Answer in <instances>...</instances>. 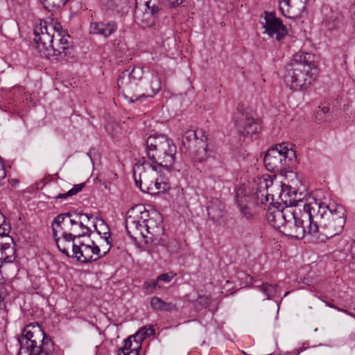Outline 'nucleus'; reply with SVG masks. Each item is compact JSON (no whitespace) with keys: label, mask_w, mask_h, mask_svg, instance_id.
I'll return each instance as SVG.
<instances>
[{"label":"nucleus","mask_w":355,"mask_h":355,"mask_svg":"<svg viewBox=\"0 0 355 355\" xmlns=\"http://www.w3.org/2000/svg\"><path fill=\"white\" fill-rule=\"evenodd\" d=\"M80 215L60 214L51 222L53 239L60 252L78 262L87 263L97 261L104 257L107 251L101 254L100 248L94 242L82 241L85 236H89L92 230L80 220Z\"/></svg>","instance_id":"obj_1"},{"label":"nucleus","mask_w":355,"mask_h":355,"mask_svg":"<svg viewBox=\"0 0 355 355\" xmlns=\"http://www.w3.org/2000/svg\"><path fill=\"white\" fill-rule=\"evenodd\" d=\"M60 24L41 21L34 28V41L41 57L51 60L67 61L73 57V47L69 41L70 36L62 35Z\"/></svg>","instance_id":"obj_2"},{"label":"nucleus","mask_w":355,"mask_h":355,"mask_svg":"<svg viewBox=\"0 0 355 355\" xmlns=\"http://www.w3.org/2000/svg\"><path fill=\"white\" fill-rule=\"evenodd\" d=\"M310 206L313 214L318 216L314 219L318 221L316 225L320 243L326 242L343 231L346 223L347 211L342 205L334 202L327 204L313 198Z\"/></svg>","instance_id":"obj_3"},{"label":"nucleus","mask_w":355,"mask_h":355,"mask_svg":"<svg viewBox=\"0 0 355 355\" xmlns=\"http://www.w3.org/2000/svg\"><path fill=\"white\" fill-rule=\"evenodd\" d=\"M144 76V68L133 67L124 70L119 76L117 85L121 95L130 103L144 98H151L162 89V83L157 72L153 71L148 82V88L142 92L139 89V83Z\"/></svg>","instance_id":"obj_4"},{"label":"nucleus","mask_w":355,"mask_h":355,"mask_svg":"<svg viewBox=\"0 0 355 355\" xmlns=\"http://www.w3.org/2000/svg\"><path fill=\"white\" fill-rule=\"evenodd\" d=\"M315 71L313 56L307 53H299L286 68L285 82L291 90L304 91L315 80Z\"/></svg>","instance_id":"obj_5"},{"label":"nucleus","mask_w":355,"mask_h":355,"mask_svg":"<svg viewBox=\"0 0 355 355\" xmlns=\"http://www.w3.org/2000/svg\"><path fill=\"white\" fill-rule=\"evenodd\" d=\"M309 205H304V209L296 207L292 211V219L287 220L283 230H279L282 234L295 239H302L306 235L320 242L318 227L314 218L317 216L313 214Z\"/></svg>","instance_id":"obj_6"},{"label":"nucleus","mask_w":355,"mask_h":355,"mask_svg":"<svg viewBox=\"0 0 355 355\" xmlns=\"http://www.w3.org/2000/svg\"><path fill=\"white\" fill-rule=\"evenodd\" d=\"M20 349L17 355H52L54 343L37 323H30L18 337Z\"/></svg>","instance_id":"obj_7"},{"label":"nucleus","mask_w":355,"mask_h":355,"mask_svg":"<svg viewBox=\"0 0 355 355\" xmlns=\"http://www.w3.org/2000/svg\"><path fill=\"white\" fill-rule=\"evenodd\" d=\"M148 159L168 172L180 171L175 166L177 148L173 141L164 135H150L146 139Z\"/></svg>","instance_id":"obj_8"},{"label":"nucleus","mask_w":355,"mask_h":355,"mask_svg":"<svg viewBox=\"0 0 355 355\" xmlns=\"http://www.w3.org/2000/svg\"><path fill=\"white\" fill-rule=\"evenodd\" d=\"M157 168L155 166H152L148 163L143 164H136L133 170V178L136 186L144 193L155 194L165 190L162 184L166 182L161 179L159 181L157 178Z\"/></svg>","instance_id":"obj_9"},{"label":"nucleus","mask_w":355,"mask_h":355,"mask_svg":"<svg viewBox=\"0 0 355 355\" xmlns=\"http://www.w3.org/2000/svg\"><path fill=\"white\" fill-rule=\"evenodd\" d=\"M295 158L292 145L283 142L270 148L264 157V164L270 171H279L289 167Z\"/></svg>","instance_id":"obj_10"},{"label":"nucleus","mask_w":355,"mask_h":355,"mask_svg":"<svg viewBox=\"0 0 355 355\" xmlns=\"http://www.w3.org/2000/svg\"><path fill=\"white\" fill-rule=\"evenodd\" d=\"M232 121L238 132L243 136L252 137L261 128L259 121L254 119L251 110L243 105H238L234 112Z\"/></svg>","instance_id":"obj_11"},{"label":"nucleus","mask_w":355,"mask_h":355,"mask_svg":"<svg viewBox=\"0 0 355 355\" xmlns=\"http://www.w3.org/2000/svg\"><path fill=\"white\" fill-rule=\"evenodd\" d=\"M234 199L242 218L249 221L254 220L255 214L253 208L256 204L255 196L248 193L243 188L240 187L236 191Z\"/></svg>","instance_id":"obj_12"},{"label":"nucleus","mask_w":355,"mask_h":355,"mask_svg":"<svg viewBox=\"0 0 355 355\" xmlns=\"http://www.w3.org/2000/svg\"><path fill=\"white\" fill-rule=\"evenodd\" d=\"M144 6V10L137 9L135 11V19L137 23L143 28H150L155 24L161 8L157 4L156 0L146 1Z\"/></svg>","instance_id":"obj_13"},{"label":"nucleus","mask_w":355,"mask_h":355,"mask_svg":"<svg viewBox=\"0 0 355 355\" xmlns=\"http://www.w3.org/2000/svg\"><path fill=\"white\" fill-rule=\"evenodd\" d=\"M293 210V209L291 207L280 208L275 205L269 206L266 214L267 220L270 225L279 231L283 230L287 220L292 219Z\"/></svg>","instance_id":"obj_14"},{"label":"nucleus","mask_w":355,"mask_h":355,"mask_svg":"<svg viewBox=\"0 0 355 355\" xmlns=\"http://www.w3.org/2000/svg\"><path fill=\"white\" fill-rule=\"evenodd\" d=\"M265 33L270 37H275L278 41L288 35V31L281 19L277 18L272 12H265Z\"/></svg>","instance_id":"obj_15"},{"label":"nucleus","mask_w":355,"mask_h":355,"mask_svg":"<svg viewBox=\"0 0 355 355\" xmlns=\"http://www.w3.org/2000/svg\"><path fill=\"white\" fill-rule=\"evenodd\" d=\"M279 9L283 16L298 19L306 11L307 0H278Z\"/></svg>","instance_id":"obj_16"},{"label":"nucleus","mask_w":355,"mask_h":355,"mask_svg":"<svg viewBox=\"0 0 355 355\" xmlns=\"http://www.w3.org/2000/svg\"><path fill=\"white\" fill-rule=\"evenodd\" d=\"M279 198L285 205L284 207H291L293 209L301 207L304 209V205H309V202L304 201L300 198H297V193L295 190L291 191V187L288 189H282Z\"/></svg>","instance_id":"obj_17"},{"label":"nucleus","mask_w":355,"mask_h":355,"mask_svg":"<svg viewBox=\"0 0 355 355\" xmlns=\"http://www.w3.org/2000/svg\"><path fill=\"white\" fill-rule=\"evenodd\" d=\"M118 25L114 21L92 22L90 25V32L93 34L100 35L105 38L114 33Z\"/></svg>","instance_id":"obj_18"},{"label":"nucleus","mask_w":355,"mask_h":355,"mask_svg":"<svg viewBox=\"0 0 355 355\" xmlns=\"http://www.w3.org/2000/svg\"><path fill=\"white\" fill-rule=\"evenodd\" d=\"M200 138L207 139V137L205 135L203 130H199L194 131L189 130L184 132L182 138V142L186 148L192 150L199 144Z\"/></svg>","instance_id":"obj_19"},{"label":"nucleus","mask_w":355,"mask_h":355,"mask_svg":"<svg viewBox=\"0 0 355 355\" xmlns=\"http://www.w3.org/2000/svg\"><path fill=\"white\" fill-rule=\"evenodd\" d=\"M103 6L113 15H124L129 10L128 0H102Z\"/></svg>","instance_id":"obj_20"},{"label":"nucleus","mask_w":355,"mask_h":355,"mask_svg":"<svg viewBox=\"0 0 355 355\" xmlns=\"http://www.w3.org/2000/svg\"><path fill=\"white\" fill-rule=\"evenodd\" d=\"M125 229L130 237L134 240H137L140 236H146L144 230V225L142 220H135L132 216H128L125 222Z\"/></svg>","instance_id":"obj_21"},{"label":"nucleus","mask_w":355,"mask_h":355,"mask_svg":"<svg viewBox=\"0 0 355 355\" xmlns=\"http://www.w3.org/2000/svg\"><path fill=\"white\" fill-rule=\"evenodd\" d=\"M1 257L0 258L1 263H13L16 259V250L13 243L10 241L4 242L0 245Z\"/></svg>","instance_id":"obj_22"},{"label":"nucleus","mask_w":355,"mask_h":355,"mask_svg":"<svg viewBox=\"0 0 355 355\" xmlns=\"http://www.w3.org/2000/svg\"><path fill=\"white\" fill-rule=\"evenodd\" d=\"M207 139L200 138L197 146L193 149V159L196 162H202L211 155V150L208 149Z\"/></svg>","instance_id":"obj_23"},{"label":"nucleus","mask_w":355,"mask_h":355,"mask_svg":"<svg viewBox=\"0 0 355 355\" xmlns=\"http://www.w3.org/2000/svg\"><path fill=\"white\" fill-rule=\"evenodd\" d=\"M99 222V224H95L94 225L96 231L99 235H102V238L104 239L105 241L106 242L107 245H108L110 247L107 249V252L110 250V247L112 245V238H111V233L110 232V229L107 225L105 223V222L100 219L98 220Z\"/></svg>","instance_id":"obj_24"},{"label":"nucleus","mask_w":355,"mask_h":355,"mask_svg":"<svg viewBox=\"0 0 355 355\" xmlns=\"http://www.w3.org/2000/svg\"><path fill=\"white\" fill-rule=\"evenodd\" d=\"M150 306L155 311H171L175 309V305L171 302H166L160 297H153L150 299Z\"/></svg>","instance_id":"obj_25"},{"label":"nucleus","mask_w":355,"mask_h":355,"mask_svg":"<svg viewBox=\"0 0 355 355\" xmlns=\"http://www.w3.org/2000/svg\"><path fill=\"white\" fill-rule=\"evenodd\" d=\"M223 209V205L216 199L211 202V205L207 207L208 215L212 220H215V218L222 216V211Z\"/></svg>","instance_id":"obj_26"},{"label":"nucleus","mask_w":355,"mask_h":355,"mask_svg":"<svg viewBox=\"0 0 355 355\" xmlns=\"http://www.w3.org/2000/svg\"><path fill=\"white\" fill-rule=\"evenodd\" d=\"M3 222H0V245L4 243L2 239L6 237L9 241L13 243V239L8 236L10 232L11 227L9 223L6 221V218L3 214Z\"/></svg>","instance_id":"obj_27"},{"label":"nucleus","mask_w":355,"mask_h":355,"mask_svg":"<svg viewBox=\"0 0 355 355\" xmlns=\"http://www.w3.org/2000/svg\"><path fill=\"white\" fill-rule=\"evenodd\" d=\"M85 183L75 184L72 189L64 193H59L58 196H55L53 198L58 200H66L69 197H71L73 196L76 195L78 193L81 191L85 187Z\"/></svg>","instance_id":"obj_28"},{"label":"nucleus","mask_w":355,"mask_h":355,"mask_svg":"<svg viewBox=\"0 0 355 355\" xmlns=\"http://www.w3.org/2000/svg\"><path fill=\"white\" fill-rule=\"evenodd\" d=\"M260 291L267 296L268 300L272 299L277 292V285H272L268 283H263L261 285L257 286Z\"/></svg>","instance_id":"obj_29"},{"label":"nucleus","mask_w":355,"mask_h":355,"mask_svg":"<svg viewBox=\"0 0 355 355\" xmlns=\"http://www.w3.org/2000/svg\"><path fill=\"white\" fill-rule=\"evenodd\" d=\"M146 233L155 235L159 232V225L153 218L142 220Z\"/></svg>","instance_id":"obj_30"},{"label":"nucleus","mask_w":355,"mask_h":355,"mask_svg":"<svg viewBox=\"0 0 355 355\" xmlns=\"http://www.w3.org/2000/svg\"><path fill=\"white\" fill-rule=\"evenodd\" d=\"M157 288H161V286L159 285L156 279H149L144 282L142 287L143 291L146 295L154 293Z\"/></svg>","instance_id":"obj_31"},{"label":"nucleus","mask_w":355,"mask_h":355,"mask_svg":"<svg viewBox=\"0 0 355 355\" xmlns=\"http://www.w3.org/2000/svg\"><path fill=\"white\" fill-rule=\"evenodd\" d=\"M69 0H41L44 8L51 10L53 8H58L64 6Z\"/></svg>","instance_id":"obj_32"},{"label":"nucleus","mask_w":355,"mask_h":355,"mask_svg":"<svg viewBox=\"0 0 355 355\" xmlns=\"http://www.w3.org/2000/svg\"><path fill=\"white\" fill-rule=\"evenodd\" d=\"M135 337H136L135 336H130L128 338L125 339L123 342V346L122 347H121L120 349H119V350H122L125 354H132V352L135 350V348L132 349V338H135Z\"/></svg>","instance_id":"obj_33"},{"label":"nucleus","mask_w":355,"mask_h":355,"mask_svg":"<svg viewBox=\"0 0 355 355\" xmlns=\"http://www.w3.org/2000/svg\"><path fill=\"white\" fill-rule=\"evenodd\" d=\"M155 334V329L153 327H149L148 329L146 327L141 329L135 335V336L140 337V340H142L145 338V336L147 335H153Z\"/></svg>","instance_id":"obj_34"},{"label":"nucleus","mask_w":355,"mask_h":355,"mask_svg":"<svg viewBox=\"0 0 355 355\" xmlns=\"http://www.w3.org/2000/svg\"><path fill=\"white\" fill-rule=\"evenodd\" d=\"M254 195L255 196V200H260L261 203L263 205H266L270 202V200L272 199V196L267 193V192L263 193L260 191L259 193H256V194Z\"/></svg>","instance_id":"obj_35"},{"label":"nucleus","mask_w":355,"mask_h":355,"mask_svg":"<svg viewBox=\"0 0 355 355\" xmlns=\"http://www.w3.org/2000/svg\"><path fill=\"white\" fill-rule=\"evenodd\" d=\"M173 277H174V275L171 272L163 273V274L158 275L156 280L157 281V282L162 281L165 283H168L172 280Z\"/></svg>","instance_id":"obj_36"},{"label":"nucleus","mask_w":355,"mask_h":355,"mask_svg":"<svg viewBox=\"0 0 355 355\" xmlns=\"http://www.w3.org/2000/svg\"><path fill=\"white\" fill-rule=\"evenodd\" d=\"M66 214H70V215H73V214H78V215H80V220H82L83 221V224H84V225H85V221L83 220V217H85V218H87V222H89V220H90L91 218H92V215H91V214H88L76 213H76L67 212Z\"/></svg>","instance_id":"obj_37"},{"label":"nucleus","mask_w":355,"mask_h":355,"mask_svg":"<svg viewBox=\"0 0 355 355\" xmlns=\"http://www.w3.org/2000/svg\"><path fill=\"white\" fill-rule=\"evenodd\" d=\"M140 349H141V346H140V345L137 344V346L135 348V350L132 352V354H125L122 350H118L117 355H139Z\"/></svg>","instance_id":"obj_38"},{"label":"nucleus","mask_w":355,"mask_h":355,"mask_svg":"<svg viewBox=\"0 0 355 355\" xmlns=\"http://www.w3.org/2000/svg\"><path fill=\"white\" fill-rule=\"evenodd\" d=\"M184 1V0H168V2L171 7L175 8L182 4Z\"/></svg>","instance_id":"obj_39"},{"label":"nucleus","mask_w":355,"mask_h":355,"mask_svg":"<svg viewBox=\"0 0 355 355\" xmlns=\"http://www.w3.org/2000/svg\"><path fill=\"white\" fill-rule=\"evenodd\" d=\"M173 245V248L172 249H170L169 246L168 245L167 248H168V250L171 252H175L177 250V249L178 248V242L175 240H173L171 241Z\"/></svg>","instance_id":"obj_40"},{"label":"nucleus","mask_w":355,"mask_h":355,"mask_svg":"<svg viewBox=\"0 0 355 355\" xmlns=\"http://www.w3.org/2000/svg\"><path fill=\"white\" fill-rule=\"evenodd\" d=\"M329 107L323 106L322 107H321L320 110L318 112V114L320 115L321 113L323 114H325L327 112H329Z\"/></svg>","instance_id":"obj_41"},{"label":"nucleus","mask_w":355,"mask_h":355,"mask_svg":"<svg viewBox=\"0 0 355 355\" xmlns=\"http://www.w3.org/2000/svg\"><path fill=\"white\" fill-rule=\"evenodd\" d=\"M4 164L0 165V180L3 179L6 177V171L4 170Z\"/></svg>","instance_id":"obj_42"},{"label":"nucleus","mask_w":355,"mask_h":355,"mask_svg":"<svg viewBox=\"0 0 355 355\" xmlns=\"http://www.w3.org/2000/svg\"><path fill=\"white\" fill-rule=\"evenodd\" d=\"M355 341V333L351 334L346 339V342L347 343H352Z\"/></svg>","instance_id":"obj_43"},{"label":"nucleus","mask_w":355,"mask_h":355,"mask_svg":"<svg viewBox=\"0 0 355 355\" xmlns=\"http://www.w3.org/2000/svg\"><path fill=\"white\" fill-rule=\"evenodd\" d=\"M200 298L205 299V302H203L204 305H207V306L209 305V299L207 297H206V296L205 297H200Z\"/></svg>","instance_id":"obj_44"},{"label":"nucleus","mask_w":355,"mask_h":355,"mask_svg":"<svg viewBox=\"0 0 355 355\" xmlns=\"http://www.w3.org/2000/svg\"><path fill=\"white\" fill-rule=\"evenodd\" d=\"M327 305L329 306V307H331V308H334L336 309H337L338 311H342V309L334 305V304H327Z\"/></svg>","instance_id":"obj_45"},{"label":"nucleus","mask_w":355,"mask_h":355,"mask_svg":"<svg viewBox=\"0 0 355 355\" xmlns=\"http://www.w3.org/2000/svg\"><path fill=\"white\" fill-rule=\"evenodd\" d=\"M302 351V349L300 348V349H297V350H296V351H294V352H293V355H299V354H300V353Z\"/></svg>","instance_id":"obj_46"},{"label":"nucleus","mask_w":355,"mask_h":355,"mask_svg":"<svg viewBox=\"0 0 355 355\" xmlns=\"http://www.w3.org/2000/svg\"><path fill=\"white\" fill-rule=\"evenodd\" d=\"M342 311V312H344V313H347V314H348V315H351V316H354V314H353V313H349V312L348 311H347V310H343V309H342V311Z\"/></svg>","instance_id":"obj_47"},{"label":"nucleus","mask_w":355,"mask_h":355,"mask_svg":"<svg viewBox=\"0 0 355 355\" xmlns=\"http://www.w3.org/2000/svg\"><path fill=\"white\" fill-rule=\"evenodd\" d=\"M0 222H3V214L0 211Z\"/></svg>","instance_id":"obj_48"},{"label":"nucleus","mask_w":355,"mask_h":355,"mask_svg":"<svg viewBox=\"0 0 355 355\" xmlns=\"http://www.w3.org/2000/svg\"><path fill=\"white\" fill-rule=\"evenodd\" d=\"M4 164L3 158L0 156V165Z\"/></svg>","instance_id":"obj_49"},{"label":"nucleus","mask_w":355,"mask_h":355,"mask_svg":"<svg viewBox=\"0 0 355 355\" xmlns=\"http://www.w3.org/2000/svg\"><path fill=\"white\" fill-rule=\"evenodd\" d=\"M267 355H282L280 354H275V353H270V354H268Z\"/></svg>","instance_id":"obj_50"},{"label":"nucleus","mask_w":355,"mask_h":355,"mask_svg":"<svg viewBox=\"0 0 355 355\" xmlns=\"http://www.w3.org/2000/svg\"><path fill=\"white\" fill-rule=\"evenodd\" d=\"M238 274H239V275H245H245L244 273H243V272H239Z\"/></svg>","instance_id":"obj_51"}]
</instances>
